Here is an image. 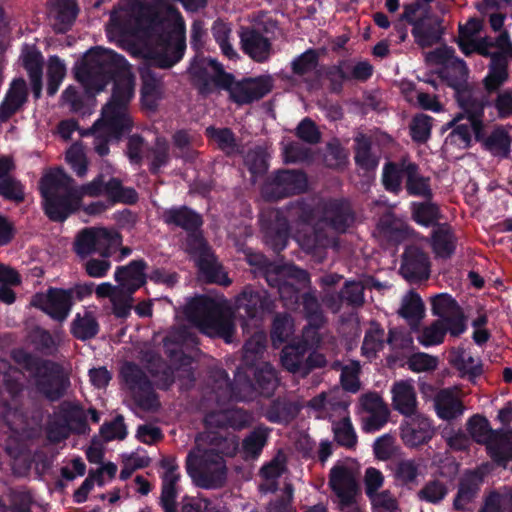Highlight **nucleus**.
<instances>
[{"mask_svg":"<svg viewBox=\"0 0 512 512\" xmlns=\"http://www.w3.org/2000/svg\"><path fill=\"white\" fill-rule=\"evenodd\" d=\"M298 414L297 406L285 399H274L265 411V418L271 423H289Z\"/></svg>","mask_w":512,"mask_h":512,"instance_id":"46","label":"nucleus"},{"mask_svg":"<svg viewBox=\"0 0 512 512\" xmlns=\"http://www.w3.org/2000/svg\"><path fill=\"white\" fill-rule=\"evenodd\" d=\"M60 418L68 428V431L74 434L84 435L90 430L87 415L79 404L68 403L62 406Z\"/></svg>","mask_w":512,"mask_h":512,"instance_id":"39","label":"nucleus"},{"mask_svg":"<svg viewBox=\"0 0 512 512\" xmlns=\"http://www.w3.org/2000/svg\"><path fill=\"white\" fill-rule=\"evenodd\" d=\"M415 42L422 48L431 47L440 42L444 34L442 20L438 17L427 21L425 17L418 18L411 31Z\"/></svg>","mask_w":512,"mask_h":512,"instance_id":"28","label":"nucleus"},{"mask_svg":"<svg viewBox=\"0 0 512 512\" xmlns=\"http://www.w3.org/2000/svg\"><path fill=\"white\" fill-rule=\"evenodd\" d=\"M148 371L156 381V387L160 390H169L175 382V371L161 357L149 361Z\"/></svg>","mask_w":512,"mask_h":512,"instance_id":"51","label":"nucleus"},{"mask_svg":"<svg viewBox=\"0 0 512 512\" xmlns=\"http://www.w3.org/2000/svg\"><path fill=\"white\" fill-rule=\"evenodd\" d=\"M420 475V463L415 459H402L394 469V477L398 484L411 487L417 484Z\"/></svg>","mask_w":512,"mask_h":512,"instance_id":"54","label":"nucleus"},{"mask_svg":"<svg viewBox=\"0 0 512 512\" xmlns=\"http://www.w3.org/2000/svg\"><path fill=\"white\" fill-rule=\"evenodd\" d=\"M355 219V212L349 200L330 198L323 203L319 222L336 233L343 234L353 226Z\"/></svg>","mask_w":512,"mask_h":512,"instance_id":"12","label":"nucleus"},{"mask_svg":"<svg viewBox=\"0 0 512 512\" xmlns=\"http://www.w3.org/2000/svg\"><path fill=\"white\" fill-rule=\"evenodd\" d=\"M508 79V61L504 54H495L490 61L489 70L483 79L488 94L497 92Z\"/></svg>","mask_w":512,"mask_h":512,"instance_id":"37","label":"nucleus"},{"mask_svg":"<svg viewBox=\"0 0 512 512\" xmlns=\"http://www.w3.org/2000/svg\"><path fill=\"white\" fill-rule=\"evenodd\" d=\"M119 234L113 233L105 228H85L78 233L74 242V252L81 259H86L94 253L103 254L114 242Z\"/></svg>","mask_w":512,"mask_h":512,"instance_id":"14","label":"nucleus"},{"mask_svg":"<svg viewBox=\"0 0 512 512\" xmlns=\"http://www.w3.org/2000/svg\"><path fill=\"white\" fill-rule=\"evenodd\" d=\"M354 161L362 170L374 171L379 164V158L372 152L371 138L359 134L354 138Z\"/></svg>","mask_w":512,"mask_h":512,"instance_id":"38","label":"nucleus"},{"mask_svg":"<svg viewBox=\"0 0 512 512\" xmlns=\"http://www.w3.org/2000/svg\"><path fill=\"white\" fill-rule=\"evenodd\" d=\"M113 30L122 41L150 42L160 47L162 51L153 61L161 69L178 63L186 50L185 22L173 6L162 12L152 4L139 3L133 13L113 19Z\"/></svg>","mask_w":512,"mask_h":512,"instance_id":"2","label":"nucleus"},{"mask_svg":"<svg viewBox=\"0 0 512 512\" xmlns=\"http://www.w3.org/2000/svg\"><path fill=\"white\" fill-rule=\"evenodd\" d=\"M162 221L169 227L190 232L200 230L204 224L202 215L187 205L172 206L162 212Z\"/></svg>","mask_w":512,"mask_h":512,"instance_id":"19","label":"nucleus"},{"mask_svg":"<svg viewBox=\"0 0 512 512\" xmlns=\"http://www.w3.org/2000/svg\"><path fill=\"white\" fill-rule=\"evenodd\" d=\"M411 163L406 159L400 162L388 161L384 164L382 182L385 189L392 193H398L402 189V179L405 178V167Z\"/></svg>","mask_w":512,"mask_h":512,"instance_id":"45","label":"nucleus"},{"mask_svg":"<svg viewBox=\"0 0 512 512\" xmlns=\"http://www.w3.org/2000/svg\"><path fill=\"white\" fill-rule=\"evenodd\" d=\"M244 165L251 174L253 182L264 176L269 168L266 150L260 146L250 149L244 157Z\"/></svg>","mask_w":512,"mask_h":512,"instance_id":"52","label":"nucleus"},{"mask_svg":"<svg viewBox=\"0 0 512 512\" xmlns=\"http://www.w3.org/2000/svg\"><path fill=\"white\" fill-rule=\"evenodd\" d=\"M25 189V185L14 176L0 180V197L16 205L25 201Z\"/></svg>","mask_w":512,"mask_h":512,"instance_id":"61","label":"nucleus"},{"mask_svg":"<svg viewBox=\"0 0 512 512\" xmlns=\"http://www.w3.org/2000/svg\"><path fill=\"white\" fill-rule=\"evenodd\" d=\"M290 234V227L280 213H271L270 222L264 227L266 244L276 253L283 251Z\"/></svg>","mask_w":512,"mask_h":512,"instance_id":"25","label":"nucleus"},{"mask_svg":"<svg viewBox=\"0 0 512 512\" xmlns=\"http://www.w3.org/2000/svg\"><path fill=\"white\" fill-rule=\"evenodd\" d=\"M412 218L422 226L435 228L437 224H440L438 220L441 218V212L439 206L431 200L414 202L412 203Z\"/></svg>","mask_w":512,"mask_h":512,"instance_id":"48","label":"nucleus"},{"mask_svg":"<svg viewBox=\"0 0 512 512\" xmlns=\"http://www.w3.org/2000/svg\"><path fill=\"white\" fill-rule=\"evenodd\" d=\"M28 90L23 78L14 79L0 103V122H7L27 102Z\"/></svg>","mask_w":512,"mask_h":512,"instance_id":"23","label":"nucleus"},{"mask_svg":"<svg viewBox=\"0 0 512 512\" xmlns=\"http://www.w3.org/2000/svg\"><path fill=\"white\" fill-rule=\"evenodd\" d=\"M487 451L497 465L505 467L512 460V427L499 428Z\"/></svg>","mask_w":512,"mask_h":512,"instance_id":"33","label":"nucleus"},{"mask_svg":"<svg viewBox=\"0 0 512 512\" xmlns=\"http://www.w3.org/2000/svg\"><path fill=\"white\" fill-rule=\"evenodd\" d=\"M275 301L263 288L246 286L235 299V312L215 299L201 295L193 298L185 308L190 323L210 337H218L231 343L235 334V318L240 319L243 330L249 321L256 325L265 313H271Z\"/></svg>","mask_w":512,"mask_h":512,"instance_id":"3","label":"nucleus"},{"mask_svg":"<svg viewBox=\"0 0 512 512\" xmlns=\"http://www.w3.org/2000/svg\"><path fill=\"white\" fill-rule=\"evenodd\" d=\"M301 304L308 325L313 329H320L326 319L317 297L311 292H305L301 295Z\"/></svg>","mask_w":512,"mask_h":512,"instance_id":"55","label":"nucleus"},{"mask_svg":"<svg viewBox=\"0 0 512 512\" xmlns=\"http://www.w3.org/2000/svg\"><path fill=\"white\" fill-rule=\"evenodd\" d=\"M147 266L144 259L131 260L127 265L116 268L114 279L123 290L133 294L147 283Z\"/></svg>","mask_w":512,"mask_h":512,"instance_id":"20","label":"nucleus"},{"mask_svg":"<svg viewBox=\"0 0 512 512\" xmlns=\"http://www.w3.org/2000/svg\"><path fill=\"white\" fill-rule=\"evenodd\" d=\"M424 304L420 295L411 290L403 300L399 315L410 322H418L424 315Z\"/></svg>","mask_w":512,"mask_h":512,"instance_id":"62","label":"nucleus"},{"mask_svg":"<svg viewBox=\"0 0 512 512\" xmlns=\"http://www.w3.org/2000/svg\"><path fill=\"white\" fill-rule=\"evenodd\" d=\"M511 137L502 127L495 128L484 140V148L504 158L509 156Z\"/></svg>","mask_w":512,"mask_h":512,"instance_id":"59","label":"nucleus"},{"mask_svg":"<svg viewBox=\"0 0 512 512\" xmlns=\"http://www.w3.org/2000/svg\"><path fill=\"white\" fill-rule=\"evenodd\" d=\"M294 322L291 315L287 312L277 313L272 321L270 337L273 346L279 347L286 343L293 334Z\"/></svg>","mask_w":512,"mask_h":512,"instance_id":"50","label":"nucleus"},{"mask_svg":"<svg viewBox=\"0 0 512 512\" xmlns=\"http://www.w3.org/2000/svg\"><path fill=\"white\" fill-rule=\"evenodd\" d=\"M15 363L29 373L35 391L50 402L62 399L70 387L69 375L56 361L36 356L24 349L11 354Z\"/></svg>","mask_w":512,"mask_h":512,"instance_id":"6","label":"nucleus"},{"mask_svg":"<svg viewBox=\"0 0 512 512\" xmlns=\"http://www.w3.org/2000/svg\"><path fill=\"white\" fill-rule=\"evenodd\" d=\"M468 75L466 62L461 58H455L438 71L440 80L454 90L455 96L470 88L467 81Z\"/></svg>","mask_w":512,"mask_h":512,"instance_id":"24","label":"nucleus"},{"mask_svg":"<svg viewBox=\"0 0 512 512\" xmlns=\"http://www.w3.org/2000/svg\"><path fill=\"white\" fill-rule=\"evenodd\" d=\"M120 376L134 394L135 402L141 409L152 410L159 406L153 383L138 364L125 362L121 367Z\"/></svg>","mask_w":512,"mask_h":512,"instance_id":"9","label":"nucleus"},{"mask_svg":"<svg viewBox=\"0 0 512 512\" xmlns=\"http://www.w3.org/2000/svg\"><path fill=\"white\" fill-rule=\"evenodd\" d=\"M191 84L201 96H208L215 89L229 88L234 75L226 72L223 65L214 58L197 53L187 70Z\"/></svg>","mask_w":512,"mask_h":512,"instance_id":"7","label":"nucleus"},{"mask_svg":"<svg viewBox=\"0 0 512 512\" xmlns=\"http://www.w3.org/2000/svg\"><path fill=\"white\" fill-rule=\"evenodd\" d=\"M208 448H196L186 456V471L197 487L218 489L227 480L225 457H234L239 450V441L235 435L224 436L219 433L208 435Z\"/></svg>","mask_w":512,"mask_h":512,"instance_id":"4","label":"nucleus"},{"mask_svg":"<svg viewBox=\"0 0 512 512\" xmlns=\"http://www.w3.org/2000/svg\"><path fill=\"white\" fill-rule=\"evenodd\" d=\"M272 429L259 424L255 426L241 442V452L246 460H256L268 444Z\"/></svg>","mask_w":512,"mask_h":512,"instance_id":"31","label":"nucleus"},{"mask_svg":"<svg viewBox=\"0 0 512 512\" xmlns=\"http://www.w3.org/2000/svg\"><path fill=\"white\" fill-rule=\"evenodd\" d=\"M185 250L190 255L198 256V268L205 276L207 282L230 284V281L224 282L222 280L225 275L221 273V267L210 252L207 241L203 236L202 228L186 233Z\"/></svg>","mask_w":512,"mask_h":512,"instance_id":"10","label":"nucleus"},{"mask_svg":"<svg viewBox=\"0 0 512 512\" xmlns=\"http://www.w3.org/2000/svg\"><path fill=\"white\" fill-rule=\"evenodd\" d=\"M450 363L461 374L468 375L469 379H475L483 373L481 362L476 361L471 355H467L464 350L453 352Z\"/></svg>","mask_w":512,"mask_h":512,"instance_id":"57","label":"nucleus"},{"mask_svg":"<svg viewBox=\"0 0 512 512\" xmlns=\"http://www.w3.org/2000/svg\"><path fill=\"white\" fill-rule=\"evenodd\" d=\"M400 273L410 282L428 279L430 275V261L427 253L414 245L406 247L402 255Z\"/></svg>","mask_w":512,"mask_h":512,"instance_id":"16","label":"nucleus"},{"mask_svg":"<svg viewBox=\"0 0 512 512\" xmlns=\"http://www.w3.org/2000/svg\"><path fill=\"white\" fill-rule=\"evenodd\" d=\"M142 86L141 97L142 100L149 107H153L156 100L159 98L161 90V80L155 72L151 69H146L141 72Z\"/></svg>","mask_w":512,"mask_h":512,"instance_id":"58","label":"nucleus"},{"mask_svg":"<svg viewBox=\"0 0 512 512\" xmlns=\"http://www.w3.org/2000/svg\"><path fill=\"white\" fill-rule=\"evenodd\" d=\"M31 304L59 323L67 320L73 308L69 292L51 286L45 292L36 293Z\"/></svg>","mask_w":512,"mask_h":512,"instance_id":"11","label":"nucleus"},{"mask_svg":"<svg viewBox=\"0 0 512 512\" xmlns=\"http://www.w3.org/2000/svg\"><path fill=\"white\" fill-rule=\"evenodd\" d=\"M481 479L476 474L463 478L458 487L457 494L454 498V507L457 510H465L466 506L471 503L480 490Z\"/></svg>","mask_w":512,"mask_h":512,"instance_id":"49","label":"nucleus"},{"mask_svg":"<svg viewBox=\"0 0 512 512\" xmlns=\"http://www.w3.org/2000/svg\"><path fill=\"white\" fill-rule=\"evenodd\" d=\"M384 329L377 321H371L370 327L366 330L361 346L362 355L367 358H375L384 348Z\"/></svg>","mask_w":512,"mask_h":512,"instance_id":"44","label":"nucleus"},{"mask_svg":"<svg viewBox=\"0 0 512 512\" xmlns=\"http://www.w3.org/2000/svg\"><path fill=\"white\" fill-rule=\"evenodd\" d=\"M242 50L258 63L267 61L271 54L272 44L261 32L251 29L241 35Z\"/></svg>","mask_w":512,"mask_h":512,"instance_id":"27","label":"nucleus"},{"mask_svg":"<svg viewBox=\"0 0 512 512\" xmlns=\"http://www.w3.org/2000/svg\"><path fill=\"white\" fill-rule=\"evenodd\" d=\"M79 13L75 0H57L52 7L53 27L58 33H66L74 24Z\"/></svg>","mask_w":512,"mask_h":512,"instance_id":"36","label":"nucleus"},{"mask_svg":"<svg viewBox=\"0 0 512 512\" xmlns=\"http://www.w3.org/2000/svg\"><path fill=\"white\" fill-rule=\"evenodd\" d=\"M434 406L437 416L446 421L457 419L465 409L462 401L448 389H442L437 393Z\"/></svg>","mask_w":512,"mask_h":512,"instance_id":"35","label":"nucleus"},{"mask_svg":"<svg viewBox=\"0 0 512 512\" xmlns=\"http://www.w3.org/2000/svg\"><path fill=\"white\" fill-rule=\"evenodd\" d=\"M467 431L476 443L486 445L488 449L498 429H493L485 416L475 414L467 421Z\"/></svg>","mask_w":512,"mask_h":512,"instance_id":"42","label":"nucleus"},{"mask_svg":"<svg viewBox=\"0 0 512 512\" xmlns=\"http://www.w3.org/2000/svg\"><path fill=\"white\" fill-rule=\"evenodd\" d=\"M307 186V175L302 170L278 169L265 179L261 195L266 201L274 202L301 194L306 191Z\"/></svg>","mask_w":512,"mask_h":512,"instance_id":"8","label":"nucleus"},{"mask_svg":"<svg viewBox=\"0 0 512 512\" xmlns=\"http://www.w3.org/2000/svg\"><path fill=\"white\" fill-rule=\"evenodd\" d=\"M149 153V171L152 175H158L161 169L168 165L170 161L169 144L165 138H156L155 146L147 149Z\"/></svg>","mask_w":512,"mask_h":512,"instance_id":"53","label":"nucleus"},{"mask_svg":"<svg viewBox=\"0 0 512 512\" xmlns=\"http://www.w3.org/2000/svg\"><path fill=\"white\" fill-rule=\"evenodd\" d=\"M329 485L339 498L341 507H350L355 502L357 482L352 472L344 466H335L330 471Z\"/></svg>","mask_w":512,"mask_h":512,"instance_id":"18","label":"nucleus"},{"mask_svg":"<svg viewBox=\"0 0 512 512\" xmlns=\"http://www.w3.org/2000/svg\"><path fill=\"white\" fill-rule=\"evenodd\" d=\"M392 406L404 417L418 412L417 394L414 385L407 380L396 381L392 388Z\"/></svg>","mask_w":512,"mask_h":512,"instance_id":"22","label":"nucleus"},{"mask_svg":"<svg viewBox=\"0 0 512 512\" xmlns=\"http://www.w3.org/2000/svg\"><path fill=\"white\" fill-rule=\"evenodd\" d=\"M211 33L224 56H226L228 59H234L237 57V52L234 50L232 44L230 43L232 29L229 23L223 21L222 19L215 20L211 27Z\"/></svg>","mask_w":512,"mask_h":512,"instance_id":"56","label":"nucleus"},{"mask_svg":"<svg viewBox=\"0 0 512 512\" xmlns=\"http://www.w3.org/2000/svg\"><path fill=\"white\" fill-rule=\"evenodd\" d=\"M455 100L461 109L451 121L447 123L448 127L466 119L468 122L484 119L485 105L478 101V97L474 95L471 88L464 90L459 95L455 96Z\"/></svg>","mask_w":512,"mask_h":512,"instance_id":"26","label":"nucleus"},{"mask_svg":"<svg viewBox=\"0 0 512 512\" xmlns=\"http://www.w3.org/2000/svg\"><path fill=\"white\" fill-rule=\"evenodd\" d=\"M435 430L430 418L421 413L405 417L400 424V437L406 447L416 448L427 444Z\"/></svg>","mask_w":512,"mask_h":512,"instance_id":"15","label":"nucleus"},{"mask_svg":"<svg viewBox=\"0 0 512 512\" xmlns=\"http://www.w3.org/2000/svg\"><path fill=\"white\" fill-rule=\"evenodd\" d=\"M106 198L111 204L134 205L138 202L139 195L133 187L124 186L119 178L110 177L107 181Z\"/></svg>","mask_w":512,"mask_h":512,"instance_id":"41","label":"nucleus"},{"mask_svg":"<svg viewBox=\"0 0 512 512\" xmlns=\"http://www.w3.org/2000/svg\"><path fill=\"white\" fill-rule=\"evenodd\" d=\"M297 241L304 251L315 256H321L326 249L337 244V239L331 236L320 222L298 231Z\"/></svg>","mask_w":512,"mask_h":512,"instance_id":"17","label":"nucleus"},{"mask_svg":"<svg viewBox=\"0 0 512 512\" xmlns=\"http://www.w3.org/2000/svg\"><path fill=\"white\" fill-rule=\"evenodd\" d=\"M77 80L90 92H101L113 82L110 100L103 106L101 118L94 123L107 127L109 135L122 139L128 135L134 122L128 105L134 96V76L126 58L111 49L91 48L75 72Z\"/></svg>","mask_w":512,"mask_h":512,"instance_id":"1","label":"nucleus"},{"mask_svg":"<svg viewBox=\"0 0 512 512\" xmlns=\"http://www.w3.org/2000/svg\"><path fill=\"white\" fill-rule=\"evenodd\" d=\"M100 331V324L95 314L85 310L83 314L76 313L70 324L71 335L82 342L94 339Z\"/></svg>","mask_w":512,"mask_h":512,"instance_id":"34","label":"nucleus"},{"mask_svg":"<svg viewBox=\"0 0 512 512\" xmlns=\"http://www.w3.org/2000/svg\"><path fill=\"white\" fill-rule=\"evenodd\" d=\"M342 304L352 309H360L365 304V286L359 280H346L336 296L327 300V305L338 311Z\"/></svg>","mask_w":512,"mask_h":512,"instance_id":"21","label":"nucleus"},{"mask_svg":"<svg viewBox=\"0 0 512 512\" xmlns=\"http://www.w3.org/2000/svg\"><path fill=\"white\" fill-rule=\"evenodd\" d=\"M205 135L207 138L214 140L218 148L227 155L233 153L237 147L236 136L231 128L209 126L205 129Z\"/></svg>","mask_w":512,"mask_h":512,"instance_id":"60","label":"nucleus"},{"mask_svg":"<svg viewBox=\"0 0 512 512\" xmlns=\"http://www.w3.org/2000/svg\"><path fill=\"white\" fill-rule=\"evenodd\" d=\"M433 118L426 114H417L410 123V136L416 143L423 144L431 136Z\"/></svg>","mask_w":512,"mask_h":512,"instance_id":"64","label":"nucleus"},{"mask_svg":"<svg viewBox=\"0 0 512 512\" xmlns=\"http://www.w3.org/2000/svg\"><path fill=\"white\" fill-rule=\"evenodd\" d=\"M419 170L417 163L411 162L407 164L405 167V189L410 196L432 200L433 191L430 178L421 175Z\"/></svg>","mask_w":512,"mask_h":512,"instance_id":"32","label":"nucleus"},{"mask_svg":"<svg viewBox=\"0 0 512 512\" xmlns=\"http://www.w3.org/2000/svg\"><path fill=\"white\" fill-rule=\"evenodd\" d=\"M291 228L292 225H310L315 218V209L311 202L299 198L288 202L283 210H276Z\"/></svg>","mask_w":512,"mask_h":512,"instance_id":"30","label":"nucleus"},{"mask_svg":"<svg viewBox=\"0 0 512 512\" xmlns=\"http://www.w3.org/2000/svg\"><path fill=\"white\" fill-rule=\"evenodd\" d=\"M42 210L52 222L63 223L81 207L75 180L62 167L46 172L39 180Z\"/></svg>","mask_w":512,"mask_h":512,"instance_id":"5","label":"nucleus"},{"mask_svg":"<svg viewBox=\"0 0 512 512\" xmlns=\"http://www.w3.org/2000/svg\"><path fill=\"white\" fill-rule=\"evenodd\" d=\"M351 68L350 60H339L336 64L324 67V76L329 81V90L333 94H341L344 83L349 81L348 71Z\"/></svg>","mask_w":512,"mask_h":512,"instance_id":"47","label":"nucleus"},{"mask_svg":"<svg viewBox=\"0 0 512 512\" xmlns=\"http://www.w3.org/2000/svg\"><path fill=\"white\" fill-rule=\"evenodd\" d=\"M278 385V378L276 370L269 363H264L262 366L257 367L254 372L253 388L260 395L270 397Z\"/></svg>","mask_w":512,"mask_h":512,"instance_id":"43","label":"nucleus"},{"mask_svg":"<svg viewBox=\"0 0 512 512\" xmlns=\"http://www.w3.org/2000/svg\"><path fill=\"white\" fill-rule=\"evenodd\" d=\"M335 441L343 447L353 448L357 443V435L349 417H345L332 426Z\"/></svg>","mask_w":512,"mask_h":512,"instance_id":"63","label":"nucleus"},{"mask_svg":"<svg viewBox=\"0 0 512 512\" xmlns=\"http://www.w3.org/2000/svg\"><path fill=\"white\" fill-rule=\"evenodd\" d=\"M229 92L230 100L239 105L251 104L265 97L272 90L269 77L245 78L232 82L229 88H221Z\"/></svg>","mask_w":512,"mask_h":512,"instance_id":"13","label":"nucleus"},{"mask_svg":"<svg viewBox=\"0 0 512 512\" xmlns=\"http://www.w3.org/2000/svg\"><path fill=\"white\" fill-rule=\"evenodd\" d=\"M306 353V343L288 344L282 349L281 364L287 371L303 376Z\"/></svg>","mask_w":512,"mask_h":512,"instance_id":"40","label":"nucleus"},{"mask_svg":"<svg viewBox=\"0 0 512 512\" xmlns=\"http://www.w3.org/2000/svg\"><path fill=\"white\" fill-rule=\"evenodd\" d=\"M431 247L438 258L450 259L457 247V237L448 223L437 224L431 232Z\"/></svg>","mask_w":512,"mask_h":512,"instance_id":"29","label":"nucleus"}]
</instances>
